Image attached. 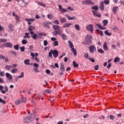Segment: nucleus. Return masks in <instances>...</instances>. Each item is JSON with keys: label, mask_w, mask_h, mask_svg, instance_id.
Segmentation results:
<instances>
[{"label": "nucleus", "mask_w": 124, "mask_h": 124, "mask_svg": "<svg viewBox=\"0 0 124 124\" xmlns=\"http://www.w3.org/2000/svg\"><path fill=\"white\" fill-rule=\"evenodd\" d=\"M28 31L30 32V34H31V37L33 38L34 40H36L38 38H40V36L38 37V35L43 36H47V34L45 32H40L37 34L34 33V32L32 31V29L30 27L28 28Z\"/></svg>", "instance_id": "f257e3e1"}, {"label": "nucleus", "mask_w": 124, "mask_h": 124, "mask_svg": "<svg viewBox=\"0 0 124 124\" xmlns=\"http://www.w3.org/2000/svg\"><path fill=\"white\" fill-rule=\"evenodd\" d=\"M92 40L93 36L92 35H87L85 37V39L84 41L82 42V44L84 45H91V44L93 43Z\"/></svg>", "instance_id": "f03ea898"}, {"label": "nucleus", "mask_w": 124, "mask_h": 124, "mask_svg": "<svg viewBox=\"0 0 124 124\" xmlns=\"http://www.w3.org/2000/svg\"><path fill=\"white\" fill-rule=\"evenodd\" d=\"M52 28L54 30V31L52 32L53 35L57 36V34H58V35H61L62 34V31H61L60 26L57 25H53Z\"/></svg>", "instance_id": "7ed1b4c3"}, {"label": "nucleus", "mask_w": 124, "mask_h": 124, "mask_svg": "<svg viewBox=\"0 0 124 124\" xmlns=\"http://www.w3.org/2000/svg\"><path fill=\"white\" fill-rule=\"evenodd\" d=\"M86 29L88 31H90L91 33L93 32V24H89L86 26Z\"/></svg>", "instance_id": "20e7f679"}, {"label": "nucleus", "mask_w": 124, "mask_h": 124, "mask_svg": "<svg viewBox=\"0 0 124 124\" xmlns=\"http://www.w3.org/2000/svg\"><path fill=\"white\" fill-rule=\"evenodd\" d=\"M89 50L92 54H94V52L96 51V48L94 46L90 45L89 46Z\"/></svg>", "instance_id": "39448f33"}, {"label": "nucleus", "mask_w": 124, "mask_h": 124, "mask_svg": "<svg viewBox=\"0 0 124 124\" xmlns=\"http://www.w3.org/2000/svg\"><path fill=\"white\" fill-rule=\"evenodd\" d=\"M31 121H32V119H31V116L26 117L23 119V122L25 123V124H29V123H31Z\"/></svg>", "instance_id": "423d86ee"}, {"label": "nucleus", "mask_w": 124, "mask_h": 124, "mask_svg": "<svg viewBox=\"0 0 124 124\" xmlns=\"http://www.w3.org/2000/svg\"><path fill=\"white\" fill-rule=\"evenodd\" d=\"M2 47H7L8 48H12L13 47V45L11 43L6 42L2 46H0V48Z\"/></svg>", "instance_id": "0eeeda50"}, {"label": "nucleus", "mask_w": 124, "mask_h": 124, "mask_svg": "<svg viewBox=\"0 0 124 124\" xmlns=\"http://www.w3.org/2000/svg\"><path fill=\"white\" fill-rule=\"evenodd\" d=\"M82 4H84V5H88V4H91V5H93V2L91 0H85L82 1Z\"/></svg>", "instance_id": "6e6552de"}, {"label": "nucleus", "mask_w": 124, "mask_h": 124, "mask_svg": "<svg viewBox=\"0 0 124 124\" xmlns=\"http://www.w3.org/2000/svg\"><path fill=\"white\" fill-rule=\"evenodd\" d=\"M92 13L94 17H97L98 18H100V17H101V14H99L98 12L92 10Z\"/></svg>", "instance_id": "1a4fd4ad"}, {"label": "nucleus", "mask_w": 124, "mask_h": 124, "mask_svg": "<svg viewBox=\"0 0 124 124\" xmlns=\"http://www.w3.org/2000/svg\"><path fill=\"white\" fill-rule=\"evenodd\" d=\"M52 55L55 59H57L59 56V51L57 49L52 50Z\"/></svg>", "instance_id": "9d476101"}, {"label": "nucleus", "mask_w": 124, "mask_h": 124, "mask_svg": "<svg viewBox=\"0 0 124 124\" xmlns=\"http://www.w3.org/2000/svg\"><path fill=\"white\" fill-rule=\"evenodd\" d=\"M5 76L9 81H11L13 78V77L9 73H6Z\"/></svg>", "instance_id": "9b49d317"}, {"label": "nucleus", "mask_w": 124, "mask_h": 124, "mask_svg": "<svg viewBox=\"0 0 124 124\" xmlns=\"http://www.w3.org/2000/svg\"><path fill=\"white\" fill-rule=\"evenodd\" d=\"M58 7L59 9L60 10L61 12H62V13H65V12H67V10L64 8H62V6L61 4L58 5Z\"/></svg>", "instance_id": "f8f14e48"}, {"label": "nucleus", "mask_w": 124, "mask_h": 124, "mask_svg": "<svg viewBox=\"0 0 124 124\" xmlns=\"http://www.w3.org/2000/svg\"><path fill=\"white\" fill-rule=\"evenodd\" d=\"M36 3L38 4L40 6H42V7H46V4L44 3H42L39 1H36Z\"/></svg>", "instance_id": "ddd939ff"}, {"label": "nucleus", "mask_w": 124, "mask_h": 124, "mask_svg": "<svg viewBox=\"0 0 124 124\" xmlns=\"http://www.w3.org/2000/svg\"><path fill=\"white\" fill-rule=\"evenodd\" d=\"M99 8L100 10H101V11H103L104 10V2L103 1L101 2Z\"/></svg>", "instance_id": "4468645a"}, {"label": "nucleus", "mask_w": 124, "mask_h": 124, "mask_svg": "<svg viewBox=\"0 0 124 124\" xmlns=\"http://www.w3.org/2000/svg\"><path fill=\"white\" fill-rule=\"evenodd\" d=\"M60 69L62 72L65 71V69L64 68V64L63 63H61L60 64Z\"/></svg>", "instance_id": "2eb2a0df"}, {"label": "nucleus", "mask_w": 124, "mask_h": 124, "mask_svg": "<svg viewBox=\"0 0 124 124\" xmlns=\"http://www.w3.org/2000/svg\"><path fill=\"white\" fill-rule=\"evenodd\" d=\"M103 47L105 51H108V50H109V48H108V46H107V43L106 42L104 43Z\"/></svg>", "instance_id": "dca6fc26"}, {"label": "nucleus", "mask_w": 124, "mask_h": 124, "mask_svg": "<svg viewBox=\"0 0 124 124\" xmlns=\"http://www.w3.org/2000/svg\"><path fill=\"white\" fill-rule=\"evenodd\" d=\"M61 37L63 40H66L67 39V36L64 33L61 35Z\"/></svg>", "instance_id": "f3484780"}, {"label": "nucleus", "mask_w": 124, "mask_h": 124, "mask_svg": "<svg viewBox=\"0 0 124 124\" xmlns=\"http://www.w3.org/2000/svg\"><path fill=\"white\" fill-rule=\"evenodd\" d=\"M68 43L70 48H71V49L74 48V45H73V44L72 43V42H71V41H68Z\"/></svg>", "instance_id": "a211bd4d"}, {"label": "nucleus", "mask_w": 124, "mask_h": 124, "mask_svg": "<svg viewBox=\"0 0 124 124\" xmlns=\"http://www.w3.org/2000/svg\"><path fill=\"white\" fill-rule=\"evenodd\" d=\"M92 9H93L94 11H98V9L99 8H98V6L95 5V6H93L91 7Z\"/></svg>", "instance_id": "6ab92c4d"}, {"label": "nucleus", "mask_w": 124, "mask_h": 124, "mask_svg": "<svg viewBox=\"0 0 124 124\" xmlns=\"http://www.w3.org/2000/svg\"><path fill=\"white\" fill-rule=\"evenodd\" d=\"M30 62H31V60L30 59H26L24 61V63L26 65H30Z\"/></svg>", "instance_id": "aec40b11"}, {"label": "nucleus", "mask_w": 124, "mask_h": 124, "mask_svg": "<svg viewBox=\"0 0 124 124\" xmlns=\"http://www.w3.org/2000/svg\"><path fill=\"white\" fill-rule=\"evenodd\" d=\"M19 99L21 103H24V102H26L27 101V98L26 97L21 98Z\"/></svg>", "instance_id": "412c9836"}, {"label": "nucleus", "mask_w": 124, "mask_h": 124, "mask_svg": "<svg viewBox=\"0 0 124 124\" xmlns=\"http://www.w3.org/2000/svg\"><path fill=\"white\" fill-rule=\"evenodd\" d=\"M71 25H72V23H65L63 25V27L64 28H69Z\"/></svg>", "instance_id": "4be33fe9"}, {"label": "nucleus", "mask_w": 124, "mask_h": 124, "mask_svg": "<svg viewBox=\"0 0 124 124\" xmlns=\"http://www.w3.org/2000/svg\"><path fill=\"white\" fill-rule=\"evenodd\" d=\"M119 8L118 6H115L112 8V11L114 13V14H116V12H117V10Z\"/></svg>", "instance_id": "5701e85b"}, {"label": "nucleus", "mask_w": 124, "mask_h": 124, "mask_svg": "<svg viewBox=\"0 0 124 124\" xmlns=\"http://www.w3.org/2000/svg\"><path fill=\"white\" fill-rule=\"evenodd\" d=\"M72 52H73L74 55L77 56V50L75 48H72L71 49Z\"/></svg>", "instance_id": "b1692460"}, {"label": "nucleus", "mask_w": 124, "mask_h": 124, "mask_svg": "<svg viewBox=\"0 0 124 124\" xmlns=\"http://www.w3.org/2000/svg\"><path fill=\"white\" fill-rule=\"evenodd\" d=\"M104 32L105 34H106V35H107L108 36H111V35H112V33L108 32V30L105 31Z\"/></svg>", "instance_id": "393cba45"}, {"label": "nucleus", "mask_w": 124, "mask_h": 124, "mask_svg": "<svg viewBox=\"0 0 124 124\" xmlns=\"http://www.w3.org/2000/svg\"><path fill=\"white\" fill-rule=\"evenodd\" d=\"M44 26H45L46 28H48V29H50V26H49L48 22H44Z\"/></svg>", "instance_id": "a878e982"}, {"label": "nucleus", "mask_w": 124, "mask_h": 124, "mask_svg": "<svg viewBox=\"0 0 124 124\" xmlns=\"http://www.w3.org/2000/svg\"><path fill=\"white\" fill-rule=\"evenodd\" d=\"M53 54V50L51 49L48 53V57L49 58H53V55H52Z\"/></svg>", "instance_id": "bb28decb"}, {"label": "nucleus", "mask_w": 124, "mask_h": 124, "mask_svg": "<svg viewBox=\"0 0 124 124\" xmlns=\"http://www.w3.org/2000/svg\"><path fill=\"white\" fill-rule=\"evenodd\" d=\"M25 20L27 22H34V21H35L34 18H27Z\"/></svg>", "instance_id": "cd10ccee"}, {"label": "nucleus", "mask_w": 124, "mask_h": 124, "mask_svg": "<svg viewBox=\"0 0 124 124\" xmlns=\"http://www.w3.org/2000/svg\"><path fill=\"white\" fill-rule=\"evenodd\" d=\"M103 26L104 27H105V26H107V25H108V20H104L103 21Z\"/></svg>", "instance_id": "c85d7f7f"}, {"label": "nucleus", "mask_w": 124, "mask_h": 124, "mask_svg": "<svg viewBox=\"0 0 124 124\" xmlns=\"http://www.w3.org/2000/svg\"><path fill=\"white\" fill-rule=\"evenodd\" d=\"M60 21L61 23H65V22H66V20L65 19V18L63 17L60 18Z\"/></svg>", "instance_id": "c756f323"}, {"label": "nucleus", "mask_w": 124, "mask_h": 124, "mask_svg": "<svg viewBox=\"0 0 124 124\" xmlns=\"http://www.w3.org/2000/svg\"><path fill=\"white\" fill-rule=\"evenodd\" d=\"M74 27L75 28V29L77 30V31H80V26H79V25L78 24H76L74 26Z\"/></svg>", "instance_id": "7c9ffc66"}, {"label": "nucleus", "mask_w": 124, "mask_h": 124, "mask_svg": "<svg viewBox=\"0 0 124 124\" xmlns=\"http://www.w3.org/2000/svg\"><path fill=\"white\" fill-rule=\"evenodd\" d=\"M8 27L10 31H13V27H12V24H9L8 25Z\"/></svg>", "instance_id": "2f4dec72"}, {"label": "nucleus", "mask_w": 124, "mask_h": 124, "mask_svg": "<svg viewBox=\"0 0 124 124\" xmlns=\"http://www.w3.org/2000/svg\"><path fill=\"white\" fill-rule=\"evenodd\" d=\"M17 71H18V69L17 68L13 69L12 70H11V72L13 74L16 73Z\"/></svg>", "instance_id": "473e14b6"}, {"label": "nucleus", "mask_w": 124, "mask_h": 124, "mask_svg": "<svg viewBox=\"0 0 124 124\" xmlns=\"http://www.w3.org/2000/svg\"><path fill=\"white\" fill-rule=\"evenodd\" d=\"M25 76V73L23 72H22L20 75L18 76V78H24V76Z\"/></svg>", "instance_id": "72a5a7b5"}, {"label": "nucleus", "mask_w": 124, "mask_h": 124, "mask_svg": "<svg viewBox=\"0 0 124 124\" xmlns=\"http://www.w3.org/2000/svg\"><path fill=\"white\" fill-rule=\"evenodd\" d=\"M22 1L23 3L28 5L29 4V2H30V0H22Z\"/></svg>", "instance_id": "f704fd0d"}, {"label": "nucleus", "mask_w": 124, "mask_h": 124, "mask_svg": "<svg viewBox=\"0 0 124 124\" xmlns=\"http://www.w3.org/2000/svg\"><path fill=\"white\" fill-rule=\"evenodd\" d=\"M97 51L100 54H104V50L101 48L98 49Z\"/></svg>", "instance_id": "c9c22d12"}, {"label": "nucleus", "mask_w": 124, "mask_h": 124, "mask_svg": "<svg viewBox=\"0 0 124 124\" xmlns=\"http://www.w3.org/2000/svg\"><path fill=\"white\" fill-rule=\"evenodd\" d=\"M73 64L74 67H78V66H79V64L78 63H76V62H75V61L73 62Z\"/></svg>", "instance_id": "e433bc0d"}, {"label": "nucleus", "mask_w": 124, "mask_h": 124, "mask_svg": "<svg viewBox=\"0 0 124 124\" xmlns=\"http://www.w3.org/2000/svg\"><path fill=\"white\" fill-rule=\"evenodd\" d=\"M2 42H7V39L4 38L0 39V43H2Z\"/></svg>", "instance_id": "4c0bfd02"}, {"label": "nucleus", "mask_w": 124, "mask_h": 124, "mask_svg": "<svg viewBox=\"0 0 124 124\" xmlns=\"http://www.w3.org/2000/svg\"><path fill=\"white\" fill-rule=\"evenodd\" d=\"M84 57L85 58V59H88V60L90 58V56H89V53H88L84 54Z\"/></svg>", "instance_id": "58836bf2"}, {"label": "nucleus", "mask_w": 124, "mask_h": 124, "mask_svg": "<svg viewBox=\"0 0 124 124\" xmlns=\"http://www.w3.org/2000/svg\"><path fill=\"white\" fill-rule=\"evenodd\" d=\"M0 103H2L3 104H6V102L5 100L2 99L0 97Z\"/></svg>", "instance_id": "ea45409f"}, {"label": "nucleus", "mask_w": 124, "mask_h": 124, "mask_svg": "<svg viewBox=\"0 0 124 124\" xmlns=\"http://www.w3.org/2000/svg\"><path fill=\"white\" fill-rule=\"evenodd\" d=\"M120 59L118 58V57H116L114 60V62H120Z\"/></svg>", "instance_id": "a19ab883"}, {"label": "nucleus", "mask_w": 124, "mask_h": 124, "mask_svg": "<svg viewBox=\"0 0 124 124\" xmlns=\"http://www.w3.org/2000/svg\"><path fill=\"white\" fill-rule=\"evenodd\" d=\"M20 103H21V100H20V99L16 101V102H15V104L16 105H19V104H20Z\"/></svg>", "instance_id": "79ce46f5"}, {"label": "nucleus", "mask_w": 124, "mask_h": 124, "mask_svg": "<svg viewBox=\"0 0 124 124\" xmlns=\"http://www.w3.org/2000/svg\"><path fill=\"white\" fill-rule=\"evenodd\" d=\"M112 30L115 32H117V31H119V28H117V27H114L112 28Z\"/></svg>", "instance_id": "37998d69"}, {"label": "nucleus", "mask_w": 124, "mask_h": 124, "mask_svg": "<svg viewBox=\"0 0 124 124\" xmlns=\"http://www.w3.org/2000/svg\"><path fill=\"white\" fill-rule=\"evenodd\" d=\"M10 53L15 56H17V53L13 50L10 51Z\"/></svg>", "instance_id": "c03bdc74"}, {"label": "nucleus", "mask_w": 124, "mask_h": 124, "mask_svg": "<svg viewBox=\"0 0 124 124\" xmlns=\"http://www.w3.org/2000/svg\"><path fill=\"white\" fill-rule=\"evenodd\" d=\"M5 69H7V70H9L10 68H12L11 65H7L5 67Z\"/></svg>", "instance_id": "a18cd8bd"}, {"label": "nucleus", "mask_w": 124, "mask_h": 124, "mask_svg": "<svg viewBox=\"0 0 124 124\" xmlns=\"http://www.w3.org/2000/svg\"><path fill=\"white\" fill-rule=\"evenodd\" d=\"M14 48L15 50H19V45H15Z\"/></svg>", "instance_id": "49530a36"}, {"label": "nucleus", "mask_w": 124, "mask_h": 124, "mask_svg": "<svg viewBox=\"0 0 124 124\" xmlns=\"http://www.w3.org/2000/svg\"><path fill=\"white\" fill-rule=\"evenodd\" d=\"M53 24H55L56 25H60V21L58 20H55L53 21Z\"/></svg>", "instance_id": "de8ad7c7"}, {"label": "nucleus", "mask_w": 124, "mask_h": 124, "mask_svg": "<svg viewBox=\"0 0 124 124\" xmlns=\"http://www.w3.org/2000/svg\"><path fill=\"white\" fill-rule=\"evenodd\" d=\"M54 46H59V42L55 41L53 44Z\"/></svg>", "instance_id": "09e8293b"}, {"label": "nucleus", "mask_w": 124, "mask_h": 124, "mask_svg": "<svg viewBox=\"0 0 124 124\" xmlns=\"http://www.w3.org/2000/svg\"><path fill=\"white\" fill-rule=\"evenodd\" d=\"M27 43H28L27 40H26L25 39L22 40V44L26 45V44H27Z\"/></svg>", "instance_id": "8fccbe9b"}, {"label": "nucleus", "mask_w": 124, "mask_h": 124, "mask_svg": "<svg viewBox=\"0 0 124 124\" xmlns=\"http://www.w3.org/2000/svg\"><path fill=\"white\" fill-rule=\"evenodd\" d=\"M98 32L101 36H103V31H102L98 30Z\"/></svg>", "instance_id": "3c124183"}, {"label": "nucleus", "mask_w": 124, "mask_h": 124, "mask_svg": "<svg viewBox=\"0 0 124 124\" xmlns=\"http://www.w3.org/2000/svg\"><path fill=\"white\" fill-rule=\"evenodd\" d=\"M33 66L34 67L37 68V67H39V64L36 63H33Z\"/></svg>", "instance_id": "603ef678"}, {"label": "nucleus", "mask_w": 124, "mask_h": 124, "mask_svg": "<svg viewBox=\"0 0 124 124\" xmlns=\"http://www.w3.org/2000/svg\"><path fill=\"white\" fill-rule=\"evenodd\" d=\"M20 49L21 52H25V46H21Z\"/></svg>", "instance_id": "864d4df0"}, {"label": "nucleus", "mask_w": 124, "mask_h": 124, "mask_svg": "<svg viewBox=\"0 0 124 124\" xmlns=\"http://www.w3.org/2000/svg\"><path fill=\"white\" fill-rule=\"evenodd\" d=\"M44 93H51V90L46 89V90L44 91Z\"/></svg>", "instance_id": "5fc2aeb1"}, {"label": "nucleus", "mask_w": 124, "mask_h": 124, "mask_svg": "<svg viewBox=\"0 0 124 124\" xmlns=\"http://www.w3.org/2000/svg\"><path fill=\"white\" fill-rule=\"evenodd\" d=\"M5 59V57L1 54H0V60H4Z\"/></svg>", "instance_id": "6e6d98bb"}, {"label": "nucleus", "mask_w": 124, "mask_h": 124, "mask_svg": "<svg viewBox=\"0 0 124 124\" xmlns=\"http://www.w3.org/2000/svg\"><path fill=\"white\" fill-rule=\"evenodd\" d=\"M44 45L45 46H47V45H48V41H47V40L44 41Z\"/></svg>", "instance_id": "4d7b16f0"}, {"label": "nucleus", "mask_w": 124, "mask_h": 124, "mask_svg": "<svg viewBox=\"0 0 124 124\" xmlns=\"http://www.w3.org/2000/svg\"><path fill=\"white\" fill-rule=\"evenodd\" d=\"M104 3L105 4H109L110 3V1L109 0H104Z\"/></svg>", "instance_id": "13d9d810"}, {"label": "nucleus", "mask_w": 124, "mask_h": 124, "mask_svg": "<svg viewBox=\"0 0 124 124\" xmlns=\"http://www.w3.org/2000/svg\"><path fill=\"white\" fill-rule=\"evenodd\" d=\"M89 61H90L91 62H95V60H94V59H93V58H89Z\"/></svg>", "instance_id": "bf43d9fd"}, {"label": "nucleus", "mask_w": 124, "mask_h": 124, "mask_svg": "<svg viewBox=\"0 0 124 124\" xmlns=\"http://www.w3.org/2000/svg\"><path fill=\"white\" fill-rule=\"evenodd\" d=\"M99 68V65H96L94 66L95 70H98Z\"/></svg>", "instance_id": "052dcab7"}, {"label": "nucleus", "mask_w": 124, "mask_h": 124, "mask_svg": "<svg viewBox=\"0 0 124 124\" xmlns=\"http://www.w3.org/2000/svg\"><path fill=\"white\" fill-rule=\"evenodd\" d=\"M15 19H16V22L17 23H18V22H19V16H16L15 17Z\"/></svg>", "instance_id": "680f3d73"}, {"label": "nucleus", "mask_w": 124, "mask_h": 124, "mask_svg": "<svg viewBox=\"0 0 124 124\" xmlns=\"http://www.w3.org/2000/svg\"><path fill=\"white\" fill-rule=\"evenodd\" d=\"M47 17L48 19H51L52 18H53V16H52V15H48Z\"/></svg>", "instance_id": "e2e57ef3"}, {"label": "nucleus", "mask_w": 124, "mask_h": 124, "mask_svg": "<svg viewBox=\"0 0 124 124\" xmlns=\"http://www.w3.org/2000/svg\"><path fill=\"white\" fill-rule=\"evenodd\" d=\"M0 76L1 77H4V72H1L0 73Z\"/></svg>", "instance_id": "0e129e2a"}, {"label": "nucleus", "mask_w": 124, "mask_h": 124, "mask_svg": "<svg viewBox=\"0 0 124 124\" xmlns=\"http://www.w3.org/2000/svg\"><path fill=\"white\" fill-rule=\"evenodd\" d=\"M33 70L34 71V72H39V70H38V68H34Z\"/></svg>", "instance_id": "69168bd1"}, {"label": "nucleus", "mask_w": 124, "mask_h": 124, "mask_svg": "<svg viewBox=\"0 0 124 124\" xmlns=\"http://www.w3.org/2000/svg\"><path fill=\"white\" fill-rule=\"evenodd\" d=\"M4 89L5 92H8V87H7V86H5L4 87Z\"/></svg>", "instance_id": "338daca9"}, {"label": "nucleus", "mask_w": 124, "mask_h": 124, "mask_svg": "<svg viewBox=\"0 0 124 124\" xmlns=\"http://www.w3.org/2000/svg\"><path fill=\"white\" fill-rule=\"evenodd\" d=\"M111 66H112V63H109L108 64V65H107V67L108 68H110L111 67Z\"/></svg>", "instance_id": "774afa93"}]
</instances>
